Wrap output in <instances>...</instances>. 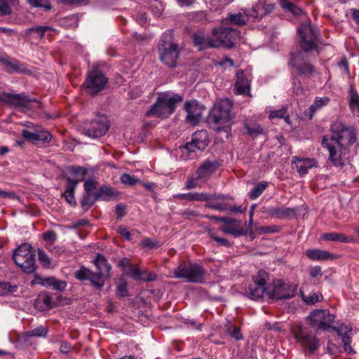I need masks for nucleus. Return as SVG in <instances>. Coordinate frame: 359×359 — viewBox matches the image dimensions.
<instances>
[{
    "label": "nucleus",
    "instance_id": "nucleus-49",
    "mask_svg": "<svg viewBox=\"0 0 359 359\" xmlns=\"http://www.w3.org/2000/svg\"><path fill=\"white\" fill-rule=\"evenodd\" d=\"M221 231L226 233L234 236H241L243 233V230L234 227L232 224L224 225L220 228Z\"/></svg>",
    "mask_w": 359,
    "mask_h": 359
},
{
    "label": "nucleus",
    "instance_id": "nucleus-16",
    "mask_svg": "<svg viewBox=\"0 0 359 359\" xmlns=\"http://www.w3.org/2000/svg\"><path fill=\"white\" fill-rule=\"evenodd\" d=\"M309 318L313 327L326 330L332 327L335 316L327 310H316L311 313Z\"/></svg>",
    "mask_w": 359,
    "mask_h": 359
},
{
    "label": "nucleus",
    "instance_id": "nucleus-58",
    "mask_svg": "<svg viewBox=\"0 0 359 359\" xmlns=\"http://www.w3.org/2000/svg\"><path fill=\"white\" fill-rule=\"evenodd\" d=\"M42 236L46 241L51 243H54L57 239V234L53 231H47L44 232Z\"/></svg>",
    "mask_w": 359,
    "mask_h": 359
},
{
    "label": "nucleus",
    "instance_id": "nucleus-11",
    "mask_svg": "<svg viewBox=\"0 0 359 359\" xmlns=\"http://www.w3.org/2000/svg\"><path fill=\"white\" fill-rule=\"evenodd\" d=\"M240 31L236 29L228 27L215 29L213 31L214 44L212 46L214 48L224 46L231 48L240 39Z\"/></svg>",
    "mask_w": 359,
    "mask_h": 359
},
{
    "label": "nucleus",
    "instance_id": "nucleus-43",
    "mask_svg": "<svg viewBox=\"0 0 359 359\" xmlns=\"http://www.w3.org/2000/svg\"><path fill=\"white\" fill-rule=\"evenodd\" d=\"M301 297L303 301L308 304H313L316 302H320L323 298L321 294L318 292H313L306 296L303 293V292H301Z\"/></svg>",
    "mask_w": 359,
    "mask_h": 359
},
{
    "label": "nucleus",
    "instance_id": "nucleus-54",
    "mask_svg": "<svg viewBox=\"0 0 359 359\" xmlns=\"http://www.w3.org/2000/svg\"><path fill=\"white\" fill-rule=\"evenodd\" d=\"M142 244L144 247L148 248L149 249L158 248L160 247V243L157 241H154L149 238H146L142 240Z\"/></svg>",
    "mask_w": 359,
    "mask_h": 359
},
{
    "label": "nucleus",
    "instance_id": "nucleus-22",
    "mask_svg": "<svg viewBox=\"0 0 359 359\" xmlns=\"http://www.w3.org/2000/svg\"><path fill=\"white\" fill-rule=\"evenodd\" d=\"M292 168H296L300 176H304L308 172L309 169L318 166V162L315 158L293 157L292 161Z\"/></svg>",
    "mask_w": 359,
    "mask_h": 359
},
{
    "label": "nucleus",
    "instance_id": "nucleus-1",
    "mask_svg": "<svg viewBox=\"0 0 359 359\" xmlns=\"http://www.w3.org/2000/svg\"><path fill=\"white\" fill-rule=\"evenodd\" d=\"M330 130L332 135H324L322 145L329 151L330 159L336 166L344 165V156L351 146L358 141L357 131L353 126H346L340 121L334 122Z\"/></svg>",
    "mask_w": 359,
    "mask_h": 359
},
{
    "label": "nucleus",
    "instance_id": "nucleus-13",
    "mask_svg": "<svg viewBox=\"0 0 359 359\" xmlns=\"http://www.w3.org/2000/svg\"><path fill=\"white\" fill-rule=\"evenodd\" d=\"M269 275L264 271H259L257 274L253 277V283L249 287L246 292L249 298L253 300H259L264 297V294L269 292L267 291V280Z\"/></svg>",
    "mask_w": 359,
    "mask_h": 359
},
{
    "label": "nucleus",
    "instance_id": "nucleus-25",
    "mask_svg": "<svg viewBox=\"0 0 359 359\" xmlns=\"http://www.w3.org/2000/svg\"><path fill=\"white\" fill-rule=\"evenodd\" d=\"M332 328L337 331L338 335L341 337L345 351L352 352L353 349L350 345L351 342V333L352 332V328L346 325H341L338 328L332 326Z\"/></svg>",
    "mask_w": 359,
    "mask_h": 359
},
{
    "label": "nucleus",
    "instance_id": "nucleus-19",
    "mask_svg": "<svg viewBox=\"0 0 359 359\" xmlns=\"http://www.w3.org/2000/svg\"><path fill=\"white\" fill-rule=\"evenodd\" d=\"M22 135L26 140L34 144L40 142L48 143L52 138L50 133L39 126L33 127L32 130H22Z\"/></svg>",
    "mask_w": 359,
    "mask_h": 359
},
{
    "label": "nucleus",
    "instance_id": "nucleus-38",
    "mask_svg": "<svg viewBox=\"0 0 359 359\" xmlns=\"http://www.w3.org/2000/svg\"><path fill=\"white\" fill-rule=\"evenodd\" d=\"M53 29L50 27L48 26H36L34 27L27 28L25 30L26 35H30L32 33H35L37 34L39 39H43L45 34L48 32L53 31Z\"/></svg>",
    "mask_w": 359,
    "mask_h": 359
},
{
    "label": "nucleus",
    "instance_id": "nucleus-36",
    "mask_svg": "<svg viewBox=\"0 0 359 359\" xmlns=\"http://www.w3.org/2000/svg\"><path fill=\"white\" fill-rule=\"evenodd\" d=\"M323 238L326 241H340L342 243H350L353 241V238L351 237L346 236L343 233H335V232L324 233L323 235Z\"/></svg>",
    "mask_w": 359,
    "mask_h": 359
},
{
    "label": "nucleus",
    "instance_id": "nucleus-55",
    "mask_svg": "<svg viewBox=\"0 0 359 359\" xmlns=\"http://www.w3.org/2000/svg\"><path fill=\"white\" fill-rule=\"evenodd\" d=\"M11 8L8 6V2L5 0H0V15H8L11 14Z\"/></svg>",
    "mask_w": 359,
    "mask_h": 359
},
{
    "label": "nucleus",
    "instance_id": "nucleus-5",
    "mask_svg": "<svg viewBox=\"0 0 359 359\" xmlns=\"http://www.w3.org/2000/svg\"><path fill=\"white\" fill-rule=\"evenodd\" d=\"M173 277L201 284L205 282V269L198 263L182 261L174 269Z\"/></svg>",
    "mask_w": 359,
    "mask_h": 359
},
{
    "label": "nucleus",
    "instance_id": "nucleus-46",
    "mask_svg": "<svg viewBox=\"0 0 359 359\" xmlns=\"http://www.w3.org/2000/svg\"><path fill=\"white\" fill-rule=\"evenodd\" d=\"M48 330L46 327L43 326H39L36 328H34L32 330H29L27 332V337H43L47 334Z\"/></svg>",
    "mask_w": 359,
    "mask_h": 359
},
{
    "label": "nucleus",
    "instance_id": "nucleus-37",
    "mask_svg": "<svg viewBox=\"0 0 359 359\" xmlns=\"http://www.w3.org/2000/svg\"><path fill=\"white\" fill-rule=\"evenodd\" d=\"M98 200L97 194L95 193H86L81 200V207L85 211L88 210L94 203Z\"/></svg>",
    "mask_w": 359,
    "mask_h": 359
},
{
    "label": "nucleus",
    "instance_id": "nucleus-29",
    "mask_svg": "<svg viewBox=\"0 0 359 359\" xmlns=\"http://www.w3.org/2000/svg\"><path fill=\"white\" fill-rule=\"evenodd\" d=\"M274 8V4L262 5L257 4L250 11V15L254 18H261L263 16L270 13Z\"/></svg>",
    "mask_w": 359,
    "mask_h": 359
},
{
    "label": "nucleus",
    "instance_id": "nucleus-4",
    "mask_svg": "<svg viewBox=\"0 0 359 359\" xmlns=\"http://www.w3.org/2000/svg\"><path fill=\"white\" fill-rule=\"evenodd\" d=\"M232 102L229 99L218 101L212 109L210 118L217 126L215 130L217 132L224 131L228 137L231 132V119L233 118L231 114Z\"/></svg>",
    "mask_w": 359,
    "mask_h": 359
},
{
    "label": "nucleus",
    "instance_id": "nucleus-48",
    "mask_svg": "<svg viewBox=\"0 0 359 359\" xmlns=\"http://www.w3.org/2000/svg\"><path fill=\"white\" fill-rule=\"evenodd\" d=\"M208 233L210 237L213 238L218 243L219 245L225 247H229L231 245L230 242L228 240L217 236L214 230L209 229Z\"/></svg>",
    "mask_w": 359,
    "mask_h": 359
},
{
    "label": "nucleus",
    "instance_id": "nucleus-26",
    "mask_svg": "<svg viewBox=\"0 0 359 359\" xmlns=\"http://www.w3.org/2000/svg\"><path fill=\"white\" fill-rule=\"evenodd\" d=\"M268 216L278 219H285L294 214V210L292 208H280L279 207H269L264 211Z\"/></svg>",
    "mask_w": 359,
    "mask_h": 359
},
{
    "label": "nucleus",
    "instance_id": "nucleus-30",
    "mask_svg": "<svg viewBox=\"0 0 359 359\" xmlns=\"http://www.w3.org/2000/svg\"><path fill=\"white\" fill-rule=\"evenodd\" d=\"M194 43L196 46L198 47L200 50L205 49L208 48H213L214 39L205 37L202 34H194L193 36Z\"/></svg>",
    "mask_w": 359,
    "mask_h": 359
},
{
    "label": "nucleus",
    "instance_id": "nucleus-52",
    "mask_svg": "<svg viewBox=\"0 0 359 359\" xmlns=\"http://www.w3.org/2000/svg\"><path fill=\"white\" fill-rule=\"evenodd\" d=\"M29 3L34 7H43L46 10L50 9V5L47 0H29Z\"/></svg>",
    "mask_w": 359,
    "mask_h": 359
},
{
    "label": "nucleus",
    "instance_id": "nucleus-47",
    "mask_svg": "<svg viewBox=\"0 0 359 359\" xmlns=\"http://www.w3.org/2000/svg\"><path fill=\"white\" fill-rule=\"evenodd\" d=\"M120 180L123 184H124L126 185H128V186H134L137 182H140L139 179H137L135 176L130 175L129 174L121 175L120 177Z\"/></svg>",
    "mask_w": 359,
    "mask_h": 359
},
{
    "label": "nucleus",
    "instance_id": "nucleus-44",
    "mask_svg": "<svg viewBox=\"0 0 359 359\" xmlns=\"http://www.w3.org/2000/svg\"><path fill=\"white\" fill-rule=\"evenodd\" d=\"M98 199L108 201L114 195L113 189L109 187H102L96 191Z\"/></svg>",
    "mask_w": 359,
    "mask_h": 359
},
{
    "label": "nucleus",
    "instance_id": "nucleus-61",
    "mask_svg": "<svg viewBox=\"0 0 359 359\" xmlns=\"http://www.w3.org/2000/svg\"><path fill=\"white\" fill-rule=\"evenodd\" d=\"M198 212L196 210L187 209L182 212L181 215L185 219H191L198 216Z\"/></svg>",
    "mask_w": 359,
    "mask_h": 359
},
{
    "label": "nucleus",
    "instance_id": "nucleus-20",
    "mask_svg": "<svg viewBox=\"0 0 359 359\" xmlns=\"http://www.w3.org/2000/svg\"><path fill=\"white\" fill-rule=\"evenodd\" d=\"M184 109L187 112V121L195 126L201 121L205 107L197 101L191 100L184 104Z\"/></svg>",
    "mask_w": 359,
    "mask_h": 359
},
{
    "label": "nucleus",
    "instance_id": "nucleus-28",
    "mask_svg": "<svg viewBox=\"0 0 359 359\" xmlns=\"http://www.w3.org/2000/svg\"><path fill=\"white\" fill-rule=\"evenodd\" d=\"M6 71L9 74L17 73L31 74L32 73V71L27 67L25 64L22 63L15 59H12L11 60Z\"/></svg>",
    "mask_w": 359,
    "mask_h": 359
},
{
    "label": "nucleus",
    "instance_id": "nucleus-15",
    "mask_svg": "<svg viewBox=\"0 0 359 359\" xmlns=\"http://www.w3.org/2000/svg\"><path fill=\"white\" fill-rule=\"evenodd\" d=\"M208 139L207 131L198 130L192 135L191 141L181 147L182 152L183 154H186L187 156H189L196 149L203 151L208 146Z\"/></svg>",
    "mask_w": 359,
    "mask_h": 359
},
{
    "label": "nucleus",
    "instance_id": "nucleus-59",
    "mask_svg": "<svg viewBox=\"0 0 359 359\" xmlns=\"http://www.w3.org/2000/svg\"><path fill=\"white\" fill-rule=\"evenodd\" d=\"M210 9L217 11L225 5V0H209Z\"/></svg>",
    "mask_w": 359,
    "mask_h": 359
},
{
    "label": "nucleus",
    "instance_id": "nucleus-60",
    "mask_svg": "<svg viewBox=\"0 0 359 359\" xmlns=\"http://www.w3.org/2000/svg\"><path fill=\"white\" fill-rule=\"evenodd\" d=\"M96 182L94 180H88L84 184V189L86 193H95L94 190L96 189Z\"/></svg>",
    "mask_w": 359,
    "mask_h": 359
},
{
    "label": "nucleus",
    "instance_id": "nucleus-57",
    "mask_svg": "<svg viewBox=\"0 0 359 359\" xmlns=\"http://www.w3.org/2000/svg\"><path fill=\"white\" fill-rule=\"evenodd\" d=\"M229 332L230 335L236 340H240L243 338L240 329L236 326H231L229 328Z\"/></svg>",
    "mask_w": 359,
    "mask_h": 359
},
{
    "label": "nucleus",
    "instance_id": "nucleus-63",
    "mask_svg": "<svg viewBox=\"0 0 359 359\" xmlns=\"http://www.w3.org/2000/svg\"><path fill=\"white\" fill-rule=\"evenodd\" d=\"M117 232L123 237H124L127 241L131 240V235L128 229L124 226H118Z\"/></svg>",
    "mask_w": 359,
    "mask_h": 359
},
{
    "label": "nucleus",
    "instance_id": "nucleus-10",
    "mask_svg": "<svg viewBox=\"0 0 359 359\" xmlns=\"http://www.w3.org/2000/svg\"><path fill=\"white\" fill-rule=\"evenodd\" d=\"M167 36H163L158 43V50L161 61L167 66L173 67L177 65L180 55L178 45L168 40Z\"/></svg>",
    "mask_w": 359,
    "mask_h": 359
},
{
    "label": "nucleus",
    "instance_id": "nucleus-23",
    "mask_svg": "<svg viewBox=\"0 0 359 359\" xmlns=\"http://www.w3.org/2000/svg\"><path fill=\"white\" fill-rule=\"evenodd\" d=\"M4 103L14 107H27L30 100L23 94H13L4 92Z\"/></svg>",
    "mask_w": 359,
    "mask_h": 359
},
{
    "label": "nucleus",
    "instance_id": "nucleus-42",
    "mask_svg": "<svg viewBox=\"0 0 359 359\" xmlns=\"http://www.w3.org/2000/svg\"><path fill=\"white\" fill-rule=\"evenodd\" d=\"M125 272L136 280H141L142 276L144 274L143 271H141L139 268L133 264H128L125 269Z\"/></svg>",
    "mask_w": 359,
    "mask_h": 359
},
{
    "label": "nucleus",
    "instance_id": "nucleus-14",
    "mask_svg": "<svg viewBox=\"0 0 359 359\" xmlns=\"http://www.w3.org/2000/svg\"><path fill=\"white\" fill-rule=\"evenodd\" d=\"M306 52H298L296 54H291L290 63L297 72L301 76L310 77L315 73V67L306 61Z\"/></svg>",
    "mask_w": 359,
    "mask_h": 359
},
{
    "label": "nucleus",
    "instance_id": "nucleus-3",
    "mask_svg": "<svg viewBox=\"0 0 359 359\" xmlns=\"http://www.w3.org/2000/svg\"><path fill=\"white\" fill-rule=\"evenodd\" d=\"M183 100V97L172 92L160 93L154 104L147 112V116L165 118L175 110L176 105Z\"/></svg>",
    "mask_w": 359,
    "mask_h": 359
},
{
    "label": "nucleus",
    "instance_id": "nucleus-7",
    "mask_svg": "<svg viewBox=\"0 0 359 359\" xmlns=\"http://www.w3.org/2000/svg\"><path fill=\"white\" fill-rule=\"evenodd\" d=\"M13 257L15 263L25 273H32L35 271V255L30 245L21 244L15 250Z\"/></svg>",
    "mask_w": 359,
    "mask_h": 359
},
{
    "label": "nucleus",
    "instance_id": "nucleus-24",
    "mask_svg": "<svg viewBox=\"0 0 359 359\" xmlns=\"http://www.w3.org/2000/svg\"><path fill=\"white\" fill-rule=\"evenodd\" d=\"M237 80L235 83L236 93L239 95H250V86L249 81L245 77L243 70L236 73Z\"/></svg>",
    "mask_w": 359,
    "mask_h": 359
},
{
    "label": "nucleus",
    "instance_id": "nucleus-64",
    "mask_svg": "<svg viewBox=\"0 0 359 359\" xmlns=\"http://www.w3.org/2000/svg\"><path fill=\"white\" fill-rule=\"evenodd\" d=\"M144 274L142 276L141 280L143 281H153L156 279V275L154 273H147L146 271H143Z\"/></svg>",
    "mask_w": 359,
    "mask_h": 359
},
{
    "label": "nucleus",
    "instance_id": "nucleus-41",
    "mask_svg": "<svg viewBox=\"0 0 359 359\" xmlns=\"http://www.w3.org/2000/svg\"><path fill=\"white\" fill-rule=\"evenodd\" d=\"M267 182H261L255 185V187L252 189V190L248 194L249 197L252 199H257L267 188L268 187Z\"/></svg>",
    "mask_w": 359,
    "mask_h": 359
},
{
    "label": "nucleus",
    "instance_id": "nucleus-34",
    "mask_svg": "<svg viewBox=\"0 0 359 359\" xmlns=\"http://www.w3.org/2000/svg\"><path fill=\"white\" fill-rule=\"evenodd\" d=\"M349 105L353 114L359 117V95L357 91L351 86L350 91Z\"/></svg>",
    "mask_w": 359,
    "mask_h": 359
},
{
    "label": "nucleus",
    "instance_id": "nucleus-35",
    "mask_svg": "<svg viewBox=\"0 0 359 359\" xmlns=\"http://www.w3.org/2000/svg\"><path fill=\"white\" fill-rule=\"evenodd\" d=\"M250 11L248 13H238L236 14H231L229 17V20L231 24L241 26L244 25L251 17Z\"/></svg>",
    "mask_w": 359,
    "mask_h": 359
},
{
    "label": "nucleus",
    "instance_id": "nucleus-9",
    "mask_svg": "<svg viewBox=\"0 0 359 359\" xmlns=\"http://www.w3.org/2000/svg\"><path fill=\"white\" fill-rule=\"evenodd\" d=\"M300 36V46L304 52L308 53L318 47L319 32L310 22H304L298 29Z\"/></svg>",
    "mask_w": 359,
    "mask_h": 359
},
{
    "label": "nucleus",
    "instance_id": "nucleus-39",
    "mask_svg": "<svg viewBox=\"0 0 359 359\" xmlns=\"http://www.w3.org/2000/svg\"><path fill=\"white\" fill-rule=\"evenodd\" d=\"M244 126L247 130L248 133L253 138L262 134L264 130L263 128L259 124L256 123L245 122L244 123Z\"/></svg>",
    "mask_w": 359,
    "mask_h": 359
},
{
    "label": "nucleus",
    "instance_id": "nucleus-33",
    "mask_svg": "<svg viewBox=\"0 0 359 359\" xmlns=\"http://www.w3.org/2000/svg\"><path fill=\"white\" fill-rule=\"evenodd\" d=\"M329 100H330L327 97L316 99L313 104L311 105L310 108L304 111V115L309 119H311L314 113L322 107L326 105Z\"/></svg>",
    "mask_w": 359,
    "mask_h": 359
},
{
    "label": "nucleus",
    "instance_id": "nucleus-6",
    "mask_svg": "<svg viewBox=\"0 0 359 359\" xmlns=\"http://www.w3.org/2000/svg\"><path fill=\"white\" fill-rule=\"evenodd\" d=\"M221 164L217 160L207 159L197 168L195 174L189 175L184 184L186 189H193L199 187V182H207Z\"/></svg>",
    "mask_w": 359,
    "mask_h": 359
},
{
    "label": "nucleus",
    "instance_id": "nucleus-12",
    "mask_svg": "<svg viewBox=\"0 0 359 359\" xmlns=\"http://www.w3.org/2000/svg\"><path fill=\"white\" fill-rule=\"evenodd\" d=\"M108 78L99 69L93 68L88 72L83 83L87 93L93 96L97 95L105 88Z\"/></svg>",
    "mask_w": 359,
    "mask_h": 359
},
{
    "label": "nucleus",
    "instance_id": "nucleus-18",
    "mask_svg": "<svg viewBox=\"0 0 359 359\" xmlns=\"http://www.w3.org/2000/svg\"><path fill=\"white\" fill-rule=\"evenodd\" d=\"M297 291V285L278 280L275 283L273 289L268 293L270 298L273 299H289L294 296Z\"/></svg>",
    "mask_w": 359,
    "mask_h": 359
},
{
    "label": "nucleus",
    "instance_id": "nucleus-32",
    "mask_svg": "<svg viewBox=\"0 0 359 359\" xmlns=\"http://www.w3.org/2000/svg\"><path fill=\"white\" fill-rule=\"evenodd\" d=\"M45 287H51L58 291H63L67 287V283L64 280L56 279L54 277H48L42 280L41 283Z\"/></svg>",
    "mask_w": 359,
    "mask_h": 359
},
{
    "label": "nucleus",
    "instance_id": "nucleus-40",
    "mask_svg": "<svg viewBox=\"0 0 359 359\" xmlns=\"http://www.w3.org/2000/svg\"><path fill=\"white\" fill-rule=\"evenodd\" d=\"M281 7L292 13L294 15H299L302 11L300 8L297 6L295 4L289 1L288 0H278Z\"/></svg>",
    "mask_w": 359,
    "mask_h": 359
},
{
    "label": "nucleus",
    "instance_id": "nucleus-21",
    "mask_svg": "<svg viewBox=\"0 0 359 359\" xmlns=\"http://www.w3.org/2000/svg\"><path fill=\"white\" fill-rule=\"evenodd\" d=\"M173 197L176 199L198 202H205L210 200H222L225 198L224 195H212L205 192H189L186 194H179L174 195Z\"/></svg>",
    "mask_w": 359,
    "mask_h": 359
},
{
    "label": "nucleus",
    "instance_id": "nucleus-56",
    "mask_svg": "<svg viewBox=\"0 0 359 359\" xmlns=\"http://www.w3.org/2000/svg\"><path fill=\"white\" fill-rule=\"evenodd\" d=\"M287 114V108L286 107H282L281 109L278 110L273 111L269 114V118L273 119L275 118H282L283 116H285V114Z\"/></svg>",
    "mask_w": 359,
    "mask_h": 359
},
{
    "label": "nucleus",
    "instance_id": "nucleus-51",
    "mask_svg": "<svg viewBox=\"0 0 359 359\" xmlns=\"http://www.w3.org/2000/svg\"><path fill=\"white\" fill-rule=\"evenodd\" d=\"M117 294L121 297H125L128 295L127 283L125 281L119 283L117 285Z\"/></svg>",
    "mask_w": 359,
    "mask_h": 359
},
{
    "label": "nucleus",
    "instance_id": "nucleus-8",
    "mask_svg": "<svg viewBox=\"0 0 359 359\" xmlns=\"http://www.w3.org/2000/svg\"><path fill=\"white\" fill-rule=\"evenodd\" d=\"M295 339L301 344L305 352L313 353L319 347V339L309 330L301 325H297L292 329Z\"/></svg>",
    "mask_w": 359,
    "mask_h": 359
},
{
    "label": "nucleus",
    "instance_id": "nucleus-45",
    "mask_svg": "<svg viewBox=\"0 0 359 359\" xmlns=\"http://www.w3.org/2000/svg\"><path fill=\"white\" fill-rule=\"evenodd\" d=\"M43 302L46 309H51L55 306L53 302L51 296L48 293H43L39 296L37 303Z\"/></svg>",
    "mask_w": 359,
    "mask_h": 359
},
{
    "label": "nucleus",
    "instance_id": "nucleus-31",
    "mask_svg": "<svg viewBox=\"0 0 359 359\" xmlns=\"http://www.w3.org/2000/svg\"><path fill=\"white\" fill-rule=\"evenodd\" d=\"M67 182L66 190L63 195L65 197L66 201L70 205H75L76 201H75V198H74V189L77 185L79 180H74L71 178H67Z\"/></svg>",
    "mask_w": 359,
    "mask_h": 359
},
{
    "label": "nucleus",
    "instance_id": "nucleus-50",
    "mask_svg": "<svg viewBox=\"0 0 359 359\" xmlns=\"http://www.w3.org/2000/svg\"><path fill=\"white\" fill-rule=\"evenodd\" d=\"M205 207L212 210L219 211L227 210L229 208V205L224 203H208L205 205Z\"/></svg>",
    "mask_w": 359,
    "mask_h": 359
},
{
    "label": "nucleus",
    "instance_id": "nucleus-27",
    "mask_svg": "<svg viewBox=\"0 0 359 359\" xmlns=\"http://www.w3.org/2000/svg\"><path fill=\"white\" fill-rule=\"evenodd\" d=\"M306 255L313 261H325L335 257L333 254L320 249H309L306 252Z\"/></svg>",
    "mask_w": 359,
    "mask_h": 359
},
{
    "label": "nucleus",
    "instance_id": "nucleus-2",
    "mask_svg": "<svg viewBox=\"0 0 359 359\" xmlns=\"http://www.w3.org/2000/svg\"><path fill=\"white\" fill-rule=\"evenodd\" d=\"M93 262L97 267L96 272L81 267L75 272V277L79 280H90L94 287L101 290L104 285L105 280L110 277L111 268L107 259L100 254L97 255Z\"/></svg>",
    "mask_w": 359,
    "mask_h": 359
},
{
    "label": "nucleus",
    "instance_id": "nucleus-17",
    "mask_svg": "<svg viewBox=\"0 0 359 359\" xmlns=\"http://www.w3.org/2000/svg\"><path fill=\"white\" fill-rule=\"evenodd\" d=\"M109 128L107 117L101 116L86 124L83 128V133L91 138H98L106 134Z\"/></svg>",
    "mask_w": 359,
    "mask_h": 359
},
{
    "label": "nucleus",
    "instance_id": "nucleus-62",
    "mask_svg": "<svg viewBox=\"0 0 359 359\" xmlns=\"http://www.w3.org/2000/svg\"><path fill=\"white\" fill-rule=\"evenodd\" d=\"M261 233H276L280 231V227L276 225L262 226L259 229Z\"/></svg>",
    "mask_w": 359,
    "mask_h": 359
},
{
    "label": "nucleus",
    "instance_id": "nucleus-53",
    "mask_svg": "<svg viewBox=\"0 0 359 359\" xmlns=\"http://www.w3.org/2000/svg\"><path fill=\"white\" fill-rule=\"evenodd\" d=\"M38 259L43 266H49L50 264V260L46 252L41 249L38 250Z\"/></svg>",
    "mask_w": 359,
    "mask_h": 359
}]
</instances>
